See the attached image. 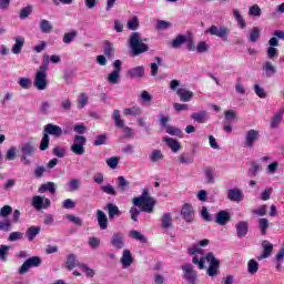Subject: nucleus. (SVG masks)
Wrapping results in <instances>:
<instances>
[{
    "instance_id": "nucleus-32",
    "label": "nucleus",
    "mask_w": 284,
    "mask_h": 284,
    "mask_svg": "<svg viewBox=\"0 0 284 284\" xmlns=\"http://www.w3.org/2000/svg\"><path fill=\"white\" fill-rule=\"evenodd\" d=\"M283 114H284V109H280L274 116L271 120V128L272 130H275V128H278V125H281L282 121H283Z\"/></svg>"
},
{
    "instance_id": "nucleus-15",
    "label": "nucleus",
    "mask_w": 284,
    "mask_h": 284,
    "mask_svg": "<svg viewBox=\"0 0 284 284\" xmlns=\"http://www.w3.org/2000/svg\"><path fill=\"white\" fill-rule=\"evenodd\" d=\"M230 221H232V215L226 210L219 211L215 214V223L222 227L225 226Z\"/></svg>"
},
{
    "instance_id": "nucleus-3",
    "label": "nucleus",
    "mask_w": 284,
    "mask_h": 284,
    "mask_svg": "<svg viewBox=\"0 0 284 284\" xmlns=\"http://www.w3.org/2000/svg\"><path fill=\"white\" fill-rule=\"evenodd\" d=\"M129 44L133 52V57H139V54H143V52H148L150 50V47L143 42V38H141L139 32H133L131 34Z\"/></svg>"
},
{
    "instance_id": "nucleus-20",
    "label": "nucleus",
    "mask_w": 284,
    "mask_h": 284,
    "mask_svg": "<svg viewBox=\"0 0 284 284\" xmlns=\"http://www.w3.org/2000/svg\"><path fill=\"white\" fill-rule=\"evenodd\" d=\"M235 230L237 239H243L247 236V232H250V224L247 221H240L235 224Z\"/></svg>"
},
{
    "instance_id": "nucleus-9",
    "label": "nucleus",
    "mask_w": 284,
    "mask_h": 284,
    "mask_svg": "<svg viewBox=\"0 0 284 284\" xmlns=\"http://www.w3.org/2000/svg\"><path fill=\"white\" fill-rule=\"evenodd\" d=\"M31 205L37 212H41V210H48L52 202L48 197L43 199L41 195H34L31 200Z\"/></svg>"
},
{
    "instance_id": "nucleus-8",
    "label": "nucleus",
    "mask_w": 284,
    "mask_h": 284,
    "mask_svg": "<svg viewBox=\"0 0 284 284\" xmlns=\"http://www.w3.org/2000/svg\"><path fill=\"white\" fill-rule=\"evenodd\" d=\"M41 265V257L39 256H32L26 260V262L20 266L18 270V274H28L30 272L31 267H40Z\"/></svg>"
},
{
    "instance_id": "nucleus-24",
    "label": "nucleus",
    "mask_w": 284,
    "mask_h": 284,
    "mask_svg": "<svg viewBox=\"0 0 284 284\" xmlns=\"http://www.w3.org/2000/svg\"><path fill=\"white\" fill-rule=\"evenodd\" d=\"M174 220L172 219V214L171 213H164L161 217V227L162 230H165L168 232V230H173L174 226Z\"/></svg>"
},
{
    "instance_id": "nucleus-64",
    "label": "nucleus",
    "mask_w": 284,
    "mask_h": 284,
    "mask_svg": "<svg viewBox=\"0 0 284 284\" xmlns=\"http://www.w3.org/2000/svg\"><path fill=\"white\" fill-rule=\"evenodd\" d=\"M84 105H88V94L85 93H80L78 98V108L82 110Z\"/></svg>"
},
{
    "instance_id": "nucleus-13",
    "label": "nucleus",
    "mask_w": 284,
    "mask_h": 284,
    "mask_svg": "<svg viewBox=\"0 0 284 284\" xmlns=\"http://www.w3.org/2000/svg\"><path fill=\"white\" fill-rule=\"evenodd\" d=\"M121 65L122 62L121 60H115L113 62V71L109 74L108 77V82L111 83L112 85H116L119 83V79H121Z\"/></svg>"
},
{
    "instance_id": "nucleus-11",
    "label": "nucleus",
    "mask_w": 284,
    "mask_h": 284,
    "mask_svg": "<svg viewBox=\"0 0 284 284\" xmlns=\"http://www.w3.org/2000/svg\"><path fill=\"white\" fill-rule=\"evenodd\" d=\"M205 33L211 34L212 37H219L220 39H223V41H227L230 29L225 27H222L219 29V27L213 24L209 29H206Z\"/></svg>"
},
{
    "instance_id": "nucleus-57",
    "label": "nucleus",
    "mask_w": 284,
    "mask_h": 284,
    "mask_svg": "<svg viewBox=\"0 0 284 284\" xmlns=\"http://www.w3.org/2000/svg\"><path fill=\"white\" fill-rule=\"evenodd\" d=\"M32 14V6L28 4L27 7L22 8L20 11V19H28Z\"/></svg>"
},
{
    "instance_id": "nucleus-45",
    "label": "nucleus",
    "mask_w": 284,
    "mask_h": 284,
    "mask_svg": "<svg viewBox=\"0 0 284 284\" xmlns=\"http://www.w3.org/2000/svg\"><path fill=\"white\" fill-rule=\"evenodd\" d=\"M141 112L139 106L126 108L124 109V116H139Z\"/></svg>"
},
{
    "instance_id": "nucleus-26",
    "label": "nucleus",
    "mask_w": 284,
    "mask_h": 284,
    "mask_svg": "<svg viewBox=\"0 0 284 284\" xmlns=\"http://www.w3.org/2000/svg\"><path fill=\"white\" fill-rule=\"evenodd\" d=\"M65 265H67V270L72 272L74 267H81L82 264H80L79 257H77V254H69L67 256Z\"/></svg>"
},
{
    "instance_id": "nucleus-23",
    "label": "nucleus",
    "mask_w": 284,
    "mask_h": 284,
    "mask_svg": "<svg viewBox=\"0 0 284 284\" xmlns=\"http://www.w3.org/2000/svg\"><path fill=\"white\" fill-rule=\"evenodd\" d=\"M178 97H180V100L183 101V103H190L192 99H194V92L180 88L176 90Z\"/></svg>"
},
{
    "instance_id": "nucleus-40",
    "label": "nucleus",
    "mask_w": 284,
    "mask_h": 284,
    "mask_svg": "<svg viewBox=\"0 0 284 284\" xmlns=\"http://www.w3.org/2000/svg\"><path fill=\"white\" fill-rule=\"evenodd\" d=\"M40 232H41V227L30 226L26 232V236L28 237L29 241H34V239H37Z\"/></svg>"
},
{
    "instance_id": "nucleus-10",
    "label": "nucleus",
    "mask_w": 284,
    "mask_h": 284,
    "mask_svg": "<svg viewBox=\"0 0 284 284\" xmlns=\"http://www.w3.org/2000/svg\"><path fill=\"white\" fill-rule=\"evenodd\" d=\"M260 132L257 130L251 129L244 134V148L252 150L258 141Z\"/></svg>"
},
{
    "instance_id": "nucleus-60",
    "label": "nucleus",
    "mask_w": 284,
    "mask_h": 284,
    "mask_svg": "<svg viewBox=\"0 0 284 284\" xmlns=\"http://www.w3.org/2000/svg\"><path fill=\"white\" fill-rule=\"evenodd\" d=\"M81 185V181L78 179H72L69 182V192H77Z\"/></svg>"
},
{
    "instance_id": "nucleus-49",
    "label": "nucleus",
    "mask_w": 284,
    "mask_h": 284,
    "mask_svg": "<svg viewBox=\"0 0 284 284\" xmlns=\"http://www.w3.org/2000/svg\"><path fill=\"white\" fill-rule=\"evenodd\" d=\"M165 130H166V134H171V136H182L183 134V131H181V129L172 125H166Z\"/></svg>"
},
{
    "instance_id": "nucleus-14",
    "label": "nucleus",
    "mask_w": 284,
    "mask_h": 284,
    "mask_svg": "<svg viewBox=\"0 0 284 284\" xmlns=\"http://www.w3.org/2000/svg\"><path fill=\"white\" fill-rule=\"evenodd\" d=\"M111 245L115 250H123V247H125V237L123 233L121 232L113 233L111 237Z\"/></svg>"
},
{
    "instance_id": "nucleus-12",
    "label": "nucleus",
    "mask_w": 284,
    "mask_h": 284,
    "mask_svg": "<svg viewBox=\"0 0 284 284\" xmlns=\"http://www.w3.org/2000/svg\"><path fill=\"white\" fill-rule=\"evenodd\" d=\"M182 272L184 274V278L189 284H196V271H194V266L190 263L182 265Z\"/></svg>"
},
{
    "instance_id": "nucleus-31",
    "label": "nucleus",
    "mask_w": 284,
    "mask_h": 284,
    "mask_svg": "<svg viewBox=\"0 0 284 284\" xmlns=\"http://www.w3.org/2000/svg\"><path fill=\"white\" fill-rule=\"evenodd\" d=\"M110 221H114V216H121V210L116 204L108 203L105 205Z\"/></svg>"
},
{
    "instance_id": "nucleus-56",
    "label": "nucleus",
    "mask_w": 284,
    "mask_h": 284,
    "mask_svg": "<svg viewBox=\"0 0 284 284\" xmlns=\"http://www.w3.org/2000/svg\"><path fill=\"white\" fill-rule=\"evenodd\" d=\"M21 239H23V233L16 231L9 234L8 241L14 243L16 241H21Z\"/></svg>"
},
{
    "instance_id": "nucleus-63",
    "label": "nucleus",
    "mask_w": 284,
    "mask_h": 284,
    "mask_svg": "<svg viewBox=\"0 0 284 284\" xmlns=\"http://www.w3.org/2000/svg\"><path fill=\"white\" fill-rule=\"evenodd\" d=\"M52 154L54 156H58V159H63L65 156V148L63 146H55L52 151Z\"/></svg>"
},
{
    "instance_id": "nucleus-51",
    "label": "nucleus",
    "mask_w": 284,
    "mask_h": 284,
    "mask_svg": "<svg viewBox=\"0 0 284 284\" xmlns=\"http://www.w3.org/2000/svg\"><path fill=\"white\" fill-rule=\"evenodd\" d=\"M247 272H248V274H256V272H258V262H256V260L248 261Z\"/></svg>"
},
{
    "instance_id": "nucleus-36",
    "label": "nucleus",
    "mask_w": 284,
    "mask_h": 284,
    "mask_svg": "<svg viewBox=\"0 0 284 284\" xmlns=\"http://www.w3.org/2000/svg\"><path fill=\"white\" fill-rule=\"evenodd\" d=\"M149 159L151 163H159V161H163V159H165V155H163V152H161V150L154 149L149 155Z\"/></svg>"
},
{
    "instance_id": "nucleus-22",
    "label": "nucleus",
    "mask_w": 284,
    "mask_h": 284,
    "mask_svg": "<svg viewBox=\"0 0 284 284\" xmlns=\"http://www.w3.org/2000/svg\"><path fill=\"white\" fill-rule=\"evenodd\" d=\"M44 134L48 136H61L63 134V129L61 126L55 125V124H47L44 126Z\"/></svg>"
},
{
    "instance_id": "nucleus-46",
    "label": "nucleus",
    "mask_w": 284,
    "mask_h": 284,
    "mask_svg": "<svg viewBox=\"0 0 284 284\" xmlns=\"http://www.w3.org/2000/svg\"><path fill=\"white\" fill-rule=\"evenodd\" d=\"M50 148V135L48 133H43V136L40 141V150L41 152H45Z\"/></svg>"
},
{
    "instance_id": "nucleus-37",
    "label": "nucleus",
    "mask_w": 284,
    "mask_h": 284,
    "mask_svg": "<svg viewBox=\"0 0 284 284\" xmlns=\"http://www.w3.org/2000/svg\"><path fill=\"white\" fill-rule=\"evenodd\" d=\"M118 190H120V192H128V190H130V181L125 180V176L120 175L118 178Z\"/></svg>"
},
{
    "instance_id": "nucleus-62",
    "label": "nucleus",
    "mask_w": 284,
    "mask_h": 284,
    "mask_svg": "<svg viewBox=\"0 0 284 284\" xmlns=\"http://www.w3.org/2000/svg\"><path fill=\"white\" fill-rule=\"evenodd\" d=\"M11 214H12V206L4 205L0 209V216H2V219H8V216H10Z\"/></svg>"
},
{
    "instance_id": "nucleus-4",
    "label": "nucleus",
    "mask_w": 284,
    "mask_h": 284,
    "mask_svg": "<svg viewBox=\"0 0 284 284\" xmlns=\"http://www.w3.org/2000/svg\"><path fill=\"white\" fill-rule=\"evenodd\" d=\"M33 85L40 91L48 88V60L43 61L39 70L36 72Z\"/></svg>"
},
{
    "instance_id": "nucleus-27",
    "label": "nucleus",
    "mask_w": 284,
    "mask_h": 284,
    "mask_svg": "<svg viewBox=\"0 0 284 284\" xmlns=\"http://www.w3.org/2000/svg\"><path fill=\"white\" fill-rule=\"evenodd\" d=\"M191 119L195 121V123H207V119H210V114L207 111L202 110L200 112H195L191 114Z\"/></svg>"
},
{
    "instance_id": "nucleus-44",
    "label": "nucleus",
    "mask_w": 284,
    "mask_h": 284,
    "mask_svg": "<svg viewBox=\"0 0 284 284\" xmlns=\"http://www.w3.org/2000/svg\"><path fill=\"white\" fill-rule=\"evenodd\" d=\"M263 168L261 166V163L253 161L251 162V169L248 170L250 176H256L258 172H261Z\"/></svg>"
},
{
    "instance_id": "nucleus-29",
    "label": "nucleus",
    "mask_w": 284,
    "mask_h": 284,
    "mask_svg": "<svg viewBox=\"0 0 284 284\" xmlns=\"http://www.w3.org/2000/svg\"><path fill=\"white\" fill-rule=\"evenodd\" d=\"M163 141L164 143H166L168 148H170V150H172L174 154H176V152L181 150V142H179V140L165 136L163 138Z\"/></svg>"
},
{
    "instance_id": "nucleus-59",
    "label": "nucleus",
    "mask_w": 284,
    "mask_h": 284,
    "mask_svg": "<svg viewBox=\"0 0 284 284\" xmlns=\"http://www.w3.org/2000/svg\"><path fill=\"white\" fill-rule=\"evenodd\" d=\"M201 217L203 221H206V223H212V215L210 214V211H207V206H202Z\"/></svg>"
},
{
    "instance_id": "nucleus-58",
    "label": "nucleus",
    "mask_w": 284,
    "mask_h": 284,
    "mask_svg": "<svg viewBox=\"0 0 284 284\" xmlns=\"http://www.w3.org/2000/svg\"><path fill=\"white\" fill-rule=\"evenodd\" d=\"M12 230V222L10 220L0 221V232H10Z\"/></svg>"
},
{
    "instance_id": "nucleus-50",
    "label": "nucleus",
    "mask_w": 284,
    "mask_h": 284,
    "mask_svg": "<svg viewBox=\"0 0 284 284\" xmlns=\"http://www.w3.org/2000/svg\"><path fill=\"white\" fill-rule=\"evenodd\" d=\"M130 236L133 237L135 241H140V243H148V239L139 231H130Z\"/></svg>"
},
{
    "instance_id": "nucleus-19",
    "label": "nucleus",
    "mask_w": 284,
    "mask_h": 284,
    "mask_svg": "<svg viewBox=\"0 0 284 284\" xmlns=\"http://www.w3.org/2000/svg\"><path fill=\"white\" fill-rule=\"evenodd\" d=\"M227 199L233 203H241V201L245 199V195L243 194V191L241 189H231L227 190Z\"/></svg>"
},
{
    "instance_id": "nucleus-6",
    "label": "nucleus",
    "mask_w": 284,
    "mask_h": 284,
    "mask_svg": "<svg viewBox=\"0 0 284 284\" xmlns=\"http://www.w3.org/2000/svg\"><path fill=\"white\" fill-rule=\"evenodd\" d=\"M87 139L83 135H75L73 139V145L70 146L71 152L77 156H83L85 154Z\"/></svg>"
},
{
    "instance_id": "nucleus-47",
    "label": "nucleus",
    "mask_w": 284,
    "mask_h": 284,
    "mask_svg": "<svg viewBox=\"0 0 284 284\" xmlns=\"http://www.w3.org/2000/svg\"><path fill=\"white\" fill-rule=\"evenodd\" d=\"M101 192L109 194L110 196H116V190L112 184H105L100 186Z\"/></svg>"
},
{
    "instance_id": "nucleus-38",
    "label": "nucleus",
    "mask_w": 284,
    "mask_h": 284,
    "mask_svg": "<svg viewBox=\"0 0 284 284\" xmlns=\"http://www.w3.org/2000/svg\"><path fill=\"white\" fill-rule=\"evenodd\" d=\"M39 28L41 32H43L44 34H50V32L54 30V27H52V23H50V21L45 19H42L40 21Z\"/></svg>"
},
{
    "instance_id": "nucleus-43",
    "label": "nucleus",
    "mask_w": 284,
    "mask_h": 284,
    "mask_svg": "<svg viewBox=\"0 0 284 284\" xmlns=\"http://www.w3.org/2000/svg\"><path fill=\"white\" fill-rule=\"evenodd\" d=\"M260 38H261V29H258V27H254L251 30V33L248 34V41L251 43H256V41H258Z\"/></svg>"
},
{
    "instance_id": "nucleus-42",
    "label": "nucleus",
    "mask_w": 284,
    "mask_h": 284,
    "mask_svg": "<svg viewBox=\"0 0 284 284\" xmlns=\"http://www.w3.org/2000/svg\"><path fill=\"white\" fill-rule=\"evenodd\" d=\"M183 43H187V36L180 34L172 41V48L176 50L181 48Z\"/></svg>"
},
{
    "instance_id": "nucleus-18",
    "label": "nucleus",
    "mask_w": 284,
    "mask_h": 284,
    "mask_svg": "<svg viewBox=\"0 0 284 284\" xmlns=\"http://www.w3.org/2000/svg\"><path fill=\"white\" fill-rule=\"evenodd\" d=\"M181 216L186 221V223H192V221H194V209L190 203H185L182 206Z\"/></svg>"
},
{
    "instance_id": "nucleus-30",
    "label": "nucleus",
    "mask_w": 284,
    "mask_h": 284,
    "mask_svg": "<svg viewBox=\"0 0 284 284\" xmlns=\"http://www.w3.org/2000/svg\"><path fill=\"white\" fill-rule=\"evenodd\" d=\"M97 220L100 230H108V215H105V212L98 210Z\"/></svg>"
},
{
    "instance_id": "nucleus-5",
    "label": "nucleus",
    "mask_w": 284,
    "mask_h": 284,
    "mask_svg": "<svg viewBox=\"0 0 284 284\" xmlns=\"http://www.w3.org/2000/svg\"><path fill=\"white\" fill-rule=\"evenodd\" d=\"M21 156L20 161L23 165H31L32 161L28 159L29 156H34L37 154V146H34V142H26L21 144Z\"/></svg>"
},
{
    "instance_id": "nucleus-54",
    "label": "nucleus",
    "mask_w": 284,
    "mask_h": 284,
    "mask_svg": "<svg viewBox=\"0 0 284 284\" xmlns=\"http://www.w3.org/2000/svg\"><path fill=\"white\" fill-rule=\"evenodd\" d=\"M262 11L261 7L258 4H253L252 7L248 8V16L250 17H261Z\"/></svg>"
},
{
    "instance_id": "nucleus-28",
    "label": "nucleus",
    "mask_w": 284,
    "mask_h": 284,
    "mask_svg": "<svg viewBox=\"0 0 284 284\" xmlns=\"http://www.w3.org/2000/svg\"><path fill=\"white\" fill-rule=\"evenodd\" d=\"M14 45L11 49L13 54H21V50H23V45H26V38L18 36L14 38Z\"/></svg>"
},
{
    "instance_id": "nucleus-35",
    "label": "nucleus",
    "mask_w": 284,
    "mask_h": 284,
    "mask_svg": "<svg viewBox=\"0 0 284 284\" xmlns=\"http://www.w3.org/2000/svg\"><path fill=\"white\" fill-rule=\"evenodd\" d=\"M103 53L108 57V59H114V44H112L110 41H104Z\"/></svg>"
},
{
    "instance_id": "nucleus-34",
    "label": "nucleus",
    "mask_w": 284,
    "mask_h": 284,
    "mask_svg": "<svg viewBox=\"0 0 284 284\" xmlns=\"http://www.w3.org/2000/svg\"><path fill=\"white\" fill-rule=\"evenodd\" d=\"M233 17L241 30H245V28H247V23L245 22V19H243V16H241V11H239V9H233Z\"/></svg>"
},
{
    "instance_id": "nucleus-41",
    "label": "nucleus",
    "mask_w": 284,
    "mask_h": 284,
    "mask_svg": "<svg viewBox=\"0 0 284 284\" xmlns=\"http://www.w3.org/2000/svg\"><path fill=\"white\" fill-rule=\"evenodd\" d=\"M258 227L261 230L262 236H265V234H267V230L270 229V220L261 217L258 220Z\"/></svg>"
},
{
    "instance_id": "nucleus-39",
    "label": "nucleus",
    "mask_w": 284,
    "mask_h": 284,
    "mask_svg": "<svg viewBox=\"0 0 284 284\" xmlns=\"http://www.w3.org/2000/svg\"><path fill=\"white\" fill-rule=\"evenodd\" d=\"M79 37V31L77 30H71L67 33H64L63 38H62V41L63 43L65 44H70L72 43V41H74V39H77Z\"/></svg>"
},
{
    "instance_id": "nucleus-52",
    "label": "nucleus",
    "mask_w": 284,
    "mask_h": 284,
    "mask_svg": "<svg viewBox=\"0 0 284 284\" xmlns=\"http://www.w3.org/2000/svg\"><path fill=\"white\" fill-rule=\"evenodd\" d=\"M204 174H205L206 183L209 185H212V183H214V170H212V168H206L204 169Z\"/></svg>"
},
{
    "instance_id": "nucleus-25",
    "label": "nucleus",
    "mask_w": 284,
    "mask_h": 284,
    "mask_svg": "<svg viewBox=\"0 0 284 284\" xmlns=\"http://www.w3.org/2000/svg\"><path fill=\"white\" fill-rule=\"evenodd\" d=\"M262 247H263V254L257 257V261H263V258H270V256L272 255V251L274 250V245H272V243H270V241L264 240L262 242Z\"/></svg>"
},
{
    "instance_id": "nucleus-53",
    "label": "nucleus",
    "mask_w": 284,
    "mask_h": 284,
    "mask_svg": "<svg viewBox=\"0 0 284 284\" xmlns=\"http://www.w3.org/2000/svg\"><path fill=\"white\" fill-rule=\"evenodd\" d=\"M119 161H121L119 156L109 158L106 159V165H109L111 170H116V168H119Z\"/></svg>"
},
{
    "instance_id": "nucleus-55",
    "label": "nucleus",
    "mask_w": 284,
    "mask_h": 284,
    "mask_svg": "<svg viewBox=\"0 0 284 284\" xmlns=\"http://www.w3.org/2000/svg\"><path fill=\"white\" fill-rule=\"evenodd\" d=\"M126 28L129 30H139V18L134 16L131 20L128 21Z\"/></svg>"
},
{
    "instance_id": "nucleus-1",
    "label": "nucleus",
    "mask_w": 284,
    "mask_h": 284,
    "mask_svg": "<svg viewBox=\"0 0 284 284\" xmlns=\"http://www.w3.org/2000/svg\"><path fill=\"white\" fill-rule=\"evenodd\" d=\"M205 261L209 263L206 274L209 276H216L219 274V267H221V261L214 256V253L209 252L204 257L195 255L193 256V264L199 266V270H205Z\"/></svg>"
},
{
    "instance_id": "nucleus-17",
    "label": "nucleus",
    "mask_w": 284,
    "mask_h": 284,
    "mask_svg": "<svg viewBox=\"0 0 284 284\" xmlns=\"http://www.w3.org/2000/svg\"><path fill=\"white\" fill-rule=\"evenodd\" d=\"M128 79H143L145 77V67L140 65L126 71Z\"/></svg>"
},
{
    "instance_id": "nucleus-21",
    "label": "nucleus",
    "mask_w": 284,
    "mask_h": 284,
    "mask_svg": "<svg viewBox=\"0 0 284 284\" xmlns=\"http://www.w3.org/2000/svg\"><path fill=\"white\" fill-rule=\"evenodd\" d=\"M262 74L263 77H266V79H271V77H274L276 74V67L271 61H266L262 65Z\"/></svg>"
},
{
    "instance_id": "nucleus-33",
    "label": "nucleus",
    "mask_w": 284,
    "mask_h": 284,
    "mask_svg": "<svg viewBox=\"0 0 284 284\" xmlns=\"http://www.w3.org/2000/svg\"><path fill=\"white\" fill-rule=\"evenodd\" d=\"M38 192L40 194H43V192H50V194H55L57 193V184L54 182H48L45 184H42Z\"/></svg>"
},
{
    "instance_id": "nucleus-61",
    "label": "nucleus",
    "mask_w": 284,
    "mask_h": 284,
    "mask_svg": "<svg viewBox=\"0 0 284 284\" xmlns=\"http://www.w3.org/2000/svg\"><path fill=\"white\" fill-rule=\"evenodd\" d=\"M65 219L68 221H70L71 223H73L74 225H78L79 227H81V225H83V220H81V217L75 216V215H65Z\"/></svg>"
},
{
    "instance_id": "nucleus-48",
    "label": "nucleus",
    "mask_w": 284,
    "mask_h": 284,
    "mask_svg": "<svg viewBox=\"0 0 284 284\" xmlns=\"http://www.w3.org/2000/svg\"><path fill=\"white\" fill-rule=\"evenodd\" d=\"M18 84L22 90H30L32 88V80L30 78H19Z\"/></svg>"
},
{
    "instance_id": "nucleus-7",
    "label": "nucleus",
    "mask_w": 284,
    "mask_h": 284,
    "mask_svg": "<svg viewBox=\"0 0 284 284\" xmlns=\"http://www.w3.org/2000/svg\"><path fill=\"white\" fill-rule=\"evenodd\" d=\"M112 119L115 122L116 128H122L126 138L130 139L134 136L132 128L125 126V122L121 119V111H119V109L113 110Z\"/></svg>"
},
{
    "instance_id": "nucleus-2",
    "label": "nucleus",
    "mask_w": 284,
    "mask_h": 284,
    "mask_svg": "<svg viewBox=\"0 0 284 284\" xmlns=\"http://www.w3.org/2000/svg\"><path fill=\"white\" fill-rule=\"evenodd\" d=\"M132 203L135 207H140L141 212L152 214V212H154V206L156 205V200L150 196V191L148 189H144L140 196L133 197Z\"/></svg>"
},
{
    "instance_id": "nucleus-16",
    "label": "nucleus",
    "mask_w": 284,
    "mask_h": 284,
    "mask_svg": "<svg viewBox=\"0 0 284 284\" xmlns=\"http://www.w3.org/2000/svg\"><path fill=\"white\" fill-rule=\"evenodd\" d=\"M120 263L123 270H128V267H130L132 263H134V257L132 256V252L130 250H123Z\"/></svg>"
}]
</instances>
